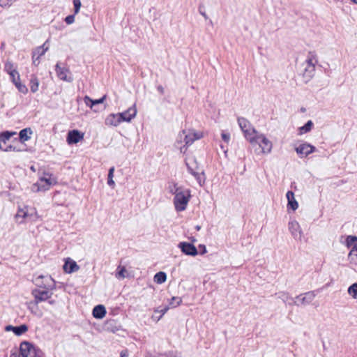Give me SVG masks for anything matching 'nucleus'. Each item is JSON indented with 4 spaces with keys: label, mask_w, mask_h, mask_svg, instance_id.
<instances>
[{
    "label": "nucleus",
    "mask_w": 357,
    "mask_h": 357,
    "mask_svg": "<svg viewBox=\"0 0 357 357\" xmlns=\"http://www.w3.org/2000/svg\"><path fill=\"white\" fill-rule=\"evenodd\" d=\"M185 163L188 172L195 178L201 186L204 185L206 180L205 174L204 170L197 164L195 158L194 157H188L185 159Z\"/></svg>",
    "instance_id": "1"
},
{
    "label": "nucleus",
    "mask_w": 357,
    "mask_h": 357,
    "mask_svg": "<svg viewBox=\"0 0 357 357\" xmlns=\"http://www.w3.org/2000/svg\"><path fill=\"white\" fill-rule=\"evenodd\" d=\"M237 121L245 138L249 141L251 144L253 145L255 137L259 132L253 128L250 122L245 118L238 117Z\"/></svg>",
    "instance_id": "2"
},
{
    "label": "nucleus",
    "mask_w": 357,
    "mask_h": 357,
    "mask_svg": "<svg viewBox=\"0 0 357 357\" xmlns=\"http://www.w3.org/2000/svg\"><path fill=\"white\" fill-rule=\"evenodd\" d=\"M56 183V181L52 175L45 174L43 176L40 177L38 181L31 186V191L34 192L46 191Z\"/></svg>",
    "instance_id": "3"
},
{
    "label": "nucleus",
    "mask_w": 357,
    "mask_h": 357,
    "mask_svg": "<svg viewBox=\"0 0 357 357\" xmlns=\"http://www.w3.org/2000/svg\"><path fill=\"white\" fill-rule=\"evenodd\" d=\"M16 219L22 218V220H20V223L24 222V219H28L30 221L36 222L38 219V215L35 208L24 206L23 208H19L17 213L15 215Z\"/></svg>",
    "instance_id": "4"
},
{
    "label": "nucleus",
    "mask_w": 357,
    "mask_h": 357,
    "mask_svg": "<svg viewBox=\"0 0 357 357\" xmlns=\"http://www.w3.org/2000/svg\"><path fill=\"white\" fill-rule=\"evenodd\" d=\"M33 282L39 288L43 289H55L54 280L49 275H40L34 278Z\"/></svg>",
    "instance_id": "5"
},
{
    "label": "nucleus",
    "mask_w": 357,
    "mask_h": 357,
    "mask_svg": "<svg viewBox=\"0 0 357 357\" xmlns=\"http://www.w3.org/2000/svg\"><path fill=\"white\" fill-rule=\"evenodd\" d=\"M258 144L261 149V153L268 154L271 152L273 148L272 142L262 133H258L254 140V144Z\"/></svg>",
    "instance_id": "6"
},
{
    "label": "nucleus",
    "mask_w": 357,
    "mask_h": 357,
    "mask_svg": "<svg viewBox=\"0 0 357 357\" xmlns=\"http://www.w3.org/2000/svg\"><path fill=\"white\" fill-rule=\"evenodd\" d=\"M315 291H310L304 294H301L296 296L295 300L293 301V304L297 306L301 305H308L315 298Z\"/></svg>",
    "instance_id": "7"
},
{
    "label": "nucleus",
    "mask_w": 357,
    "mask_h": 357,
    "mask_svg": "<svg viewBox=\"0 0 357 357\" xmlns=\"http://www.w3.org/2000/svg\"><path fill=\"white\" fill-rule=\"evenodd\" d=\"M52 289H35L32 291L34 297V303L38 305L39 303L48 301L52 296Z\"/></svg>",
    "instance_id": "8"
},
{
    "label": "nucleus",
    "mask_w": 357,
    "mask_h": 357,
    "mask_svg": "<svg viewBox=\"0 0 357 357\" xmlns=\"http://www.w3.org/2000/svg\"><path fill=\"white\" fill-rule=\"evenodd\" d=\"M48 40H47L43 45L39 46L33 50L32 52L33 64L38 66L40 63V59L49 50V46L47 45Z\"/></svg>",
    "instance_id": "9"
},
{
    "label": "nucleus",
    "mask_w": 357,
    "mask_h": 357,
    "mask_svg": "<svg viewBox=\"0 0 357 357\" xmlns=\"http://www.w3.org/2000/svg\"><path fill=\"white\" fill-rule=\"evenodd\" d=\"M183 133L185 135L184 140L186 146L191 145L195 140L202 137L201 132H197L193 129H189L188 130H183Z\"/></svg>",
    "instance_id": "10"
},
{
    "label": "nucleus",
    "mask_w": 357,
    "mask_h": 357,
    "mask_svg": "<svg viewBox=\"0 0 357 357\" xmlns=\"http://www.w3.org/2000/svg\"><path fill=\"white\" fill-rule=\"evenodd\" d=\"M288 226L293 238L296 241H301L303 236V231L298 222L296 220H292L289 222Z\"/></svg>",
    "instance_id": "11"
},
{
    "label": "nucleus",
    "mask_w": 357,
    "mask_h": 357,
    "mask_svg": "<svg viewBox=\"0 0 357 357\" xmlns=\"http://www.w3.org/2000/svg\"><path fill=\"white\" fill-rule=\"evenodd\" d=\"M55 70L57 75V77L63 81L71 82L73 79L70 75V70L66 67H61L59 63H57L55 66Z\"/></svg>",
    "instance_id": "12"
},
{
    "label": "nucleus",
    "mask_w": 357,
    "mask_h": 357,
    "mask_svg": "<svg viewBox=\"0 0 357 357\" xmlns=\"http://www.w3.org/2000/svg\"><path fill=\"white\" fill-rule=\"evenodd\" d=\"M296 153L300 155L301 158L307 156L309 154L316 151L315 146L307 142H303L295 149Z\"/></svg>",
    "instance_id": "13"
},
{
    "label": "nucleus",
    "mask_w": 357,
    "mask_h": 357,
    "mask_svg": "<svg viewBox=\"0 0 357 357\" xmlns=\"http://www.w3.org/2000/svg\"><path fill=\"white\" fill-rule=\"evenodd\" d=\"M20 352L24 357H35L36 354L35 347L28 342H23L21 343Z\"/></svg>",
    "instance_id": "14"
},
{
    "label": "nucleus",
    "mask_w": 357,
    "mask_h": 357,
    "mask_svg": "<svg viewBox=\"0 0 357 357\" xmlns=\"http://www.w3.org/2000/svg\"><path fill=\"white\" fill-rule=\"evenodd\" d=\"M121 122H130L137 114L136 105L134 104L132 106L129 107L127 110L118 113Z\"/></svg>",
    "instance_id": "15"
},
{
    "label": "nucleus",
    "mask_w": 357,
    "mask_h": 357,
    "mask_svg": "<svg viewBox=\"0 0 357 357\" xmlns=\"http://www.w3.org/2000/svg\"><path fill=\"white\" fill-rule=\"evenodd\" d=\"M190 198V190L180 188V211L185 210Z\"/></svg>",
    "instance_id": "16"
},
{
    "label": "nucleus",
    "mask_w": 357,
    "mask_h": 357,
    "mask_svg": "<svg viewBox=\"0 0 357 357\" xmlns=\"http://www.w3.org/2000/svg\"><path fill=\"white\" fill-rule=\"evenodd\" d=\"M180 249L187 255L196 256L198 254L196 247L190 243H180Z\"/></svg>",
    "instance_id": "17"
},
{
    "label": "nucleus",
    "mask_w": 357,
    "mask_h": 357,
    "mask_svg": "<svg viewBox=\"0 0 357 357\" xmlns=\"http://www.w3.org/2000/svg\"><path fill=\"white\" fill-rule=\"evenodd\" d=\"M84 137V134L77 130L69 131L67 136V142L69 144H77Z\"/></svg>",
    "instance_id": "18"
},
{
    "label": "nucleus",
    "mask_w": 357,
    "mask_h": 357,
    "mask_svg": "<svg viewBox=\"0 0 357 357\" xmlns=\"http://www.w3.org/2000/svg\"><path fill=\"white\" fill-rule=\"evenodd\" d=\"M5 331L7 332L13 331L17 336H20L28 331V327L26 324H22L19 326L8 325L5 327Z\"/></svg>",
    "instance_id": "19"
},
{
    "label": "nucleus",
    "mask_w": 357,
    "mask_h": 357,
    "mask_svg": "<svg viewBox=\"0 0 357 357\" xmlns=\"http://www.w3.org/2000/svg\"><path fill=\"white\" fill-rule=\"evenodd\" d=\"M106 98V95L103 96L102 98L96 100H92L88 96H86L84 98V102L86 106L89 107L94 112H97V110L94 108V106L98 104H101L104 102Z\"/></svg>",
    "instance_id": "20"
},
{
    "label": "nucleus",
    "mask_w": 357,
    "mask_h": 357,
    "mask_svg": "<svg viewBox=\"0 0 357 357\" xmlns=\"http://www.w3.org/2000/svg\"><path fill=\"white\" fill-rule=\"evenodd\" d=\"M121 121L119 114H110L105 119L107 126H118L121 123Z\"/></svg>",
    "instance_id": "21"
},
{
    "label": "nucleus",
    "mask_w": 357,
    "mask_h": 357,
    "mask_svg": "<svg viewBox=\"0 0 357 357\" xmlns=\"http://www.w3.org/2000/svg\"><path fill=\"white\" fill-rule=\"evenodd\" d=\"M79 267L77 263L71 259L66 260L63 265V270L67 273L76 272L79 270Z\"/></svg>",
    "instance_id": "22"
},
{
    "label": "nucleus",
    "mask_w": 357,
    "mask_h": 357,
    "mask_svg": "<svg viewBox=\"0 0 357 357\" xmlns=\"http://www.w3.org/2000/svg\"><path fill=\"white\" fill-rule=\"evenodd\" d=\"M286 197L288 200L287 207L296 211L298 207V204L295 199L294 193L289 190L287 192Z\"/></svg>",
    "instance_id": "23"
},
{
    "label": "nucleus",
    "mask_w": 357,
    "mask_h": 357,
    "mask_svg": "<svg viewBox=\"0 0 357 357\" xmlns=\"http://www.w3.org/2000/svg\"><path fill=\"white\" fill-rule=\"evenodd\" d=\"M92 314L96 319H102L106 314L105 307L102 305H98L93 308Z\"/></svg>",
    "instance_id": "24"
},
{
    "label": "nucleus",
    "mask_w": 357,
    "mask_h": 357,
    "mask_svg": "<svg viewBox=\"0 0 357 357\" xmlns=\"http://www.w3.org/2000/svg\"><path fill=\"white\" fill-rule=\"evenodd\" d=\"M169 191L174 195V204L175 206V209L178 211V188L176 186V184L169 185Z\"/></svg>",
    "instance_id": "25"
},
{
    "label": "nucleus",
    "mask_w": 357,
    "mask_h": 357,
    "mask_svg": "<svg viewBox=\"0 0 357 357\" xmlns=\"http://www.w3.org/2000/svg\"><path fill=\"white\" fill-rule=\"evenodd\" d=\"M32 132H33L31 128H24L21 130L19 132L20 141L23 142L29 140L31 138Z\"/></svg>",
    "instance_id": "26"
},
{
    "label": "nucleus",
    "mask_w": 357,
    "mask_h": 357,
    "mask_svg": "<svg viewBox=\"0 0 357 357\" xmlns=\"http://www.w3.org/2000/svg\"><path fill=\"white\" fill-rule=\"evenodd\" d=\"M315 74V66H305L303 73V77L307 78V80H310Z\"/></svg>",
    "instance_id": "27"
},
{
    "label": "nucleus",
    "mask_w": 357,
    "mask_h": 357,
    "mask_svg": "<svg viewBox=\"0 0 357 357\" xmlns=\"http://www.w3.org/2000/svg\"><path fill=\"white\" fill-rule=\"evenodd\" d=\"M277 295H278V298L281 299L284 303H288V304H289V305H294L293 304V298L289 295V293L285 292V291H280V292L278 293Z\"/></svg>",
    "instance_id": "28"
},
{
    "label": "nucleus",
    "mask_w": 357,
    "mask_h": 357,
    "mask_svg": "<svg viewBox=\"0 0 357 357\" xmlns=\"http://www.w3.org/2000/svg\"><path fill=\"white\" fill-rule=\"evenodd\" d=\"M15 132L6 131L0 135V145L3 146L11 138V137L15 135Z\"/></svg>",
    "instance_id": "29"
},
{
    "label": "nucleus",
    "mask_w": 357,
    "mask_h": 357,
    "mask_svg": "<svg viewBox=\"0 0 357 357\" xmlns=\"http://www.w3.org/2000/svg\"><path fill=\"white\" fill-rule=\"evenodd\" d=\"M317 63V59L316 54L312 52H310L307 54V59L305 61V66H314Z\"/></svg>",
    "instance_id": "30"
},
{
    "label": "nucleus",
    "mask_w": 357,
    "mask_h": 357,
    "mask_svg": "<svg viewBox=\"0 0 357 357\" xmlns=\"http://www.w3.org/2000/svg\"><path fill=\"white\" fill-rule=\"evenodd\" d=\"M314 123L311 120L307 121V123L299 128V135H303L310 132L313 128Z\"/></svg>",
    "instance_id": "31"
},
{
    "label": "nucleus",
    "mask_w": 357,
    "mask_h": 357,
    "mask_svg": "<svg viewBox=\"0 0 357 357\" xmlns=\"http://www.w3.org/2000/svg\"><path fill=\"white\" fill-rule=\"evenodd\" d=\"M39 81L38 78L32 75L30 79V89L31 92L36 93L38 90Z\"/></svg>",
    "instance_id": "32"
},
{
    "label": "nucleus",
    "mask_w": 357,
    "mask_h": 357,
    "mask_svg": "<svg viewBox=\"0 0 357 357\" xmlns=\"http://www.w3.org/2000/svg\"><path fill=\"white\" fill-rule=\"evenodd\" d=\"M127 270L125 266H119L117 267L116 273V278L119 280L124 279L126 277H127Z\"/></svg>",
    "instance_id": "33"
},
{
    "label": "nucleus",
    "mask_w": 357,
    "mask_h": 357,
    "mask_svg": "<svg viewBox=\"0 0 357 357\" xmlns=\"http://www.w3.org/2000/svg\"><path fill=\"white\" fill-rule=\"evenodd\" d=\"M167 278V275L164 272H158L157 273L153 278V280L157 284H162L165 282Z\"/></svg>",
    "instance_id": "34"
},
{
    "label": "nucleus",
    "mask_w": 357,
    "mask_h": 357,
    "mask_svg": "<svg viewBox=\"0 0 357 357\" xmlns=\"http://www.w3.org/2000/svg\"><path fill=\"white\" fill-rule=\"evenodd\" d=\"M356 243H357V236L351 235L347 236L346 245L347 248H351Z\"/></svg>",
    "instance_id": "35"
},
{
    "label": "nucleus",
    "mask_w": 357,
    "mask_h": 357,
    "mask_svg": "<svg viewBox=\"0 0 357 357\" xmlns=\"http://www.w3.org/2000/svg\"><path fill=\"white\" fill-rule=\"evenodd\" d=\"M4 70L9 75L10 73H14L17 70L12 62L6 61L4 65Z\"/></svg>",
    "instance_id": "36"
},
{
    "label": "nucleus",
    "mask_w": 357,
    "mask_h": 357,
    "mask_svg": "<svg viewBox=\"0 0 357 357\" xmlns=\"http://www.w3.org/2000/svg\"><path fill=\"white\" fill-rule=\"evenodd\" d=\"M348 293L354 299H357V282L354 283L348 288Z\"/></svg>",
    "instance_id": "37"
},
{
    "label": "nucleus",
    "mask_w": 357,
    "mask_h": 357,
    "mask_svg": "<svg viewBox=\"0 0 357 357\" xmlns=\"http://www.w3.org/2000/svg\"><path fill=\"white\" fill-rule=\"evenodd\" d=\"M2 150H3L4 151L20 152V151H23L24 150V149L20 147L19 146H16V145H9V146H6V148L3 147V149Z\"/></svg>",
    "instance_id": "38"
},
{
    "label": "nucleus",
    "mask_w": 357,
    "mask_h": 357,
    "mask_svg": "<svg viewBox=\"0 0 357 357\" xmlns=\"http://www.w3.org/2000/svg\"><path fill=\"white\" fill-rule=\"evenodd\" d=\"M114 167H112L109 169L108 172V178H107V183L110 186L114 185V181L113 180L114 177Z\"/></svg>",
    "instance_id": "39"
},
{
    "label": "nucleus",
    "mask_w": 357,
    "mask_h": 357,
    "mask_svg": "<svg viewBox=\"0 0 357 357\" xmlns=\"http://www.w3.org/2000/svg\"><path fill=\"white\" fill-rule=\"evenodd\" d=\"M349 256L351 258L352 260L357 261V243L354 244V246L351 247V250L349 253Z\"/></svg>",
    "instance_id": "40"
},
{
    "label": "nucleus",
    "mask_w": 357,
    "mask_h": 357,
    "mask_svg": "<svg viewBox=\"0 0 357 357\" xmlns=\"http://www.w3.org/2000/svg\"><path fill=\"white\" fill-rule=\"evenodd\" d=\"M17 89L22 93L25 94L28 91L27 87L20 82V80L14 84Z\"/></svg>",
    "instance_id": "41"
},
{
    "label": "nucleus",
    "mask_w": 357,
    "mask_h": 357,
    "mask_svg": "<svg viewBox=\"0 0 357 357\" xmlns=\"http://www.w3.org/2000/svg\"><path fill=\"white\" fill-rule=\"evenodd\" d=\"M10 79L13 84L20 80L19 73L16 70L14 73L9 74Z\"/></svg>",
    "instance_id": "42"
},
{
    "label": "nucleus",
    "mask_w": 357,
    "mask_h": 357,
    "mask_svg": "<svg viewBox=\"0 0 357 357\" xmlns=\"http://www.w3.org/2000/svg\"><path fill=\"white\" fill-rule=\"evenodd\" d=\"M73 5L75 9V14H77L79 11L81 7V1L80 0H73Z\"/></svg>",
    "instance_id": "43"
},
{
    "label": "nucleus",
    "mask_w": 357,
    "mask_h": 357,
    "mask_svg": "<svg viewBox=\"0 0 357 357\" xmlns=\"http://www.w3.org/2000/svg\"><path fill=\"white\" fill-rule=\"evenodd\" d=\"M222 139L224 142L226 143H228L230 140V135L229 132H226L225 131H222L221 133Z\"/></svg>",
    "instance_id": "44"
},
{
    "label": "nucleus",
    "mask_w": 357,
    "mask_h": 357,
    "mask_svg": "<svg viewBox=\"0 0 357 357\" xmlns=\"http://www.w3.org/2000/svg\"><path fill=\"white\" fill-rule=\"evenodd\" d=\"M74 21H75V15H68L65 18V22L67 24H71L74 22Z\"/></svg>",
    "instance_id": "45"
},
{
    "label": "nucleus",
    "mask_w": 357,
    "mask_h": 357,
    "mask_svg": "<svg viewBox=\"0 0 357 357\" xmlns=\"http://www.w3.org/2000/svg\"><path fill=\"white\" fill-rule=\"evenodd\" d=\"M199 12L206 20H207L208 18L206 13L204 6H200L199 7Z\"/></svg>",
    "instance_id": "46"
},
{
    "label": "nucleus",
    "mask_w": 357,
    "mask_h": 357,
    "mask_svg": "<svg viewBox=\"0 0 357 357\" xmlns=\"http://www.w3.org/2000/svg\"><path fill=\"white\" fill-rule=\"evenodd\" d=\"M199 248L200 249V254L204 255L206 253L207 250L204 245H199Z\"/></svg>",
    "instance_id": "47"
},
{
    "label": "nucleus",
    "mask_w": 357,
    "mask_h": 357,
    "mask_svg": "<svg viewBox=\"0 0 357 357\" xmlns=\"http://www.w3.org/2000/svg\"><path fill=\"white\" fill-rule=\"evenodd\" d=\"M16 0H0V2H1L2 4L4 3L6 5V4H12Z\"/></svg>",
    "instance_id": "48"
},
{
    "label": "nucleus",
    "mask_w": 357,
    "mask_h": 357,
    "mask_svg": "<svg viewBox=\"0 0 357 357\" xmlns=\"http://www.w3.org/2000/svg\"><path fill=\"white\" fill-rule=\"evenodd\" d=\"M121 357H128V352L126 350H123L120 353Z\"/></svg>",
    "instance_id": "49"
},
{
    "label": "nucleus",
    "mask_w": 357,
    "mask_h": 357,
    "mask_svg": "<svg viewBox=\"0 0 357 357\" xmlns=\"http://www.w3.org/2000/svg\"><path fill=\"white\" fill-rule=\"evenodd\" d=\"M10 357H24V356H23L22 355V354L20 352V354H12V355L10 356Z\"/></svg>",
    "instance_id": "50"
},
{
    "label": "nucleus",
    "mask_w": 357,
    "mask_h": 357,
    "mask_svg": "<svg viewBox=\"0 0 357 357\" xmlns=\"http://www.w3.org/2000/svg\"><path fill=\"white\" fill-rule=\"evenodd\" d=\"M158 91H160V93H162V92H163V88H162L161 86H158Z\"/></svg>",
    "instance_id": "51"
},
{
    "label": "nucleus",
    "mask_w": 357,
    "mask_h": 357,
    "mask_svg": "<svg viewBox=\"0 0 357 357\" xmlns=\"http://www.w3.org/2000/svg\"><path fill=\"white\" fill-rule=\"evenodd\" d=\"M335 3H338V2H340V3H343L344 0H333Z\"/></svg>",
    "instance_id": "52"
},
{
    "label": "nucleus",
    "mask_w": 357,
    "mask_h": 357,
    "mask_svg": "<svg viewBox=\"0 0 357 357\" xmlns=\"http://www.w3.org/2000/svg\"><path fill=\"white\" fill-rule=\"evenodd\" d=\"M48 302H49V303H50V304H51V305H54V303H55V301H53V300H52V301H49Z\"/></svg>",
    "instance_id": "53"
},
{
    "label": "nucleus",
    "mask_w": 357,
    "mask_h": 357,
    "mask_svg": "<svg viewBox=\"0 0 357 357\" xmlns=\"http://www.w3.org/2000/svg\"><path fill=\"white\" fill-rule=\"evenodd\" d=\"M167 310V308H165L164 310H162L161 312H162V314H164L166 312Z\"/></svg>",
    "instance_id": "54"
},
{
    "label": "nucleus",
    "mask_w": 357,
    "mask_h": 357,
    "mask_svg": "<svg viewBox=\"0 0 357 357\" xmlns=\"http://www.w3.org/2000/svg\"><path fill=\"white\" fill-rule=\"evenodd\" d=\"M351 1H352L353 3L357 4V0H350Z\"/></svg>",
    "instance_id": "55"
},
{
    "label": "nucleus",
    "mask_w": 357,
    "mask_h": 357,
    "mask_svg": "<svg viewBox=\"0 0 357 357\" xmlns=\"http://www.w3.org/2000/svg\"><path fill=\"white\" fill-rule=\"evenodd\" d=\"M323 347H324V349L325 350L326 349V346H325L324 342H323Z\"/></svg>",
    "instance_id": "56"
},
{
    "label": "nucleus",
    "mask_w": 357,
    "mask_h": 357,
    "mask_svg": "<svg viewBox=\"0 0 357 357\" xmlns=\"http://www.w3.org/2000/svg\"><path fill=\"white\" fill-rule=\"evenodd\" d=\"M200 228H201V227H200V226H197V227H196V229H197V230H199V229H200Z\"/></svg>",
    "instance_id": "57"
},
{
    "label": "nucleus",
    "mask_w": 357,
    "mask_h": 357,
    "mask_svg": "<svg viewBox=\"0 0 357 357\" xmlns=\"http://www.w3.org/2000/svg\"><path fill=\"white\" fill-rule=\"evenodd\" d=\"M3 146L0 145V149H3Z\"/></svg>",
    "instance_id": "58"
},
{
    "label": "nucleus",
    "mask_w": 357,
    "mask_h": 357,
    "mask_svg": "<svg viewBox=\"0 0 357 357\" xmlns=\"http://www.w3.org/2000/svg\"><path fill=\"white\" fill-rule=\"evenodd\" d=\"M172 300H173V301H175V300H176V298H175V297H173V298H172Z\"/></svg>",
    "instance_id": "59"
},
{
    "label": "nucleus",
    "mask_w": 357,
    "mask_h": 357,
    "mask_svg": "<svg viewBox=\"0 0 357 357\" xmlns=\"http://www.w3.org/2000/svg\"><path fill=\"white\" fill-rule=\"evenodd\" d=\"M178 304V303L177 302V303L176 305H174V307H176V305Z\"/></svg>",
    "instance_id": "60"
}]
</instances>
